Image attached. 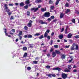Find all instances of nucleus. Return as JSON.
Returning <instances> with one entry per match:
<instances>
[{
    "mask_svg": "<svg viewBox=\"0 0 79 79\" xmlns=\"http://www.w3.org/2000/svg\"><path fill=\"white\" fill-rule=\"evenodd\" d=\"M79 49V46L77 45L76 44V43H74L72 45V46L71 47L70 49L71 50H77Z\"/></svg>",
    "mask_w": 79,
    "mask_h": 79,
    "instance_id": "nucleus-1",
    "label": "nucleus"
},
{
    "mask_svg": "<svg viewBox=\"0 0 79 79\" xmlns=\"http://www.w3.org/2000/svg\"><path fill=\"white\" fill-rule=\"evenodd\" d=\"M8 6V5L6 4H5L4 6L5 7V9L6 10V12L7 13H8V14L9 15V16H10L11 14H12V13L11 12H10V10L9 9H8V7L7 6Z\"/></svg>",
    "mask_w": 79,
    "mask_h": 79,
    "instance_id": "nucleus-2",
    "label": "nucleus"
},
{
    "mask_svg": "<svg viewBox=\"0 0 79 79\" xmlns=\"http://www.w3.org/2000/svg\"><path fill=\"white\" fill-rule=\"evenodd\" d=\"M50 13L49 12H45L44 14V15L42 16V17L44 18V17H45L46 18H48L50 17Z\"/></svg>",
    "mask_w": 79,
    "mask_h": 79,
    "instance_id": "nucleus-3",
    "label": "nucleus"
},
{
    "mask_svg": "<svg viewBox=\"0 0 79 79\" xmlns=\"http://www.w3.org/2000/svg\"><path fill=\"white\" fill-rule=\"evenodd\" d=\"M31 11H33L34 13H35L36 11H38L39 10V8L38 7H33L31 8Z\"/></svg>",
    "mask_w": 79,
    "mask_h": 79,
    "instance_id": "nucleus-4",
    "label": "nucleus"
},
{
    "mask_svg": "<svg viewBox=\"0 0 79 79\" xmlns=\"http://www.w3.org/2000/svg\"><path fill=\"white\" fill-rule=\"evenodd\" d=\"M38 22L39 23H40L41 24H45L47 25L48 24V23L44 22L42 20H39Z\"/></svg>",
    "mask_w": 79,
    "mask_h": 79,
    "instance_id": "nucleus-5",
    "label": "nucleus"
},
{
    "mask_svg": "<svg viewBox=\"0 0 79 79\" xmlns=\"http://www.w3.org/2000/svg\"><path fill=\"white\" fill-rule=\"evenodd\" d=\"M61 76L63 79H66V78H67V77H68L67 74L64 73L62 74Z\"/></svg>",
    "mask_w": 79,
    "mask_h": 79,
    "instance_id": "nucleus-6",
    "label": "nucleus"
},
{
    "mask_svg": "<svg viewBox=\"0 0 79 79\" xmlns=\"http://www.w3.org/2000/svg\"><path fill=\"white\" fill-rule=\"evenodd\" d=\"M53 70H54V71H55V70H58V71H60V70H61V69L58 67H57V68H53L52 69Z\"/></svg>",
    "mask_w": 79,
    "mask_h": 79,
    "instance_id": "nucleus-7",
    "label": "nucleus"
},
{
    "mask_svg": "<svg viewBox=\"0 0 79 79\" xmlns=\"http://www.w3.org/2000/svg\"><path fill=\"white\" fill-rule=\"evenodd\" d=\"M64 15V14L63 12L61 13L60 15V19H61V18H63Z\"/></svg>",
    "mask_w": 79,
    "mask_h": 79,
    "instance_id": "nucleus-8",
    "label": "nucleus"
},
{
    "mask_svg": "<svg viewBox=\"0 0 79 79\" xmlns=\"http://www.w3.org/2000/svg\"><path fill=\"white\" fill-rule=\"evenodd\" d=\"M30 3V1L29 0H27L25 2L26 5H29Z\"/></svg>",
    "mask_w": 79,
    "mask_h": 79,
    "instance_id": "nucleus-9",
    "label": "nucleus"
},
{
    "mask_svg": "<svg viewBox=\"0 0 79 79\" xmlns=\"http://www.w3.org/2000/svg\"><path fill=\"white\" fill-rule=\"evenodd\" d=\"M35 3H40V2H42V0H35Z\"/></svg>",
    "mask_w": 79,
    "mask_h": 79,
    "instance_id": "nucleus-10",
    "label": "nucleus"
},
{
    "mask_svg": "<svg viewBox=\"0 0 79 79\" xmlns=\"http://www.w3.org/2000/svg\"><path fill=\"white\" fill-rule=\"evenodd\" d=\"M71 37H72V34L71 33H69L67 37L69 38H71Z\"/></svg>",
    "mask_w": 79,
    "mask_h": 79,
    "instance_id": "nucleus-11",
    "label": "nucleus"
},
{
    "mask_svg": "<svg viewBox=\"0 0 79 79\" xmlns=\"http://www.w3.org/2000/svg\"><path fill=\"white\" fill-rule=\"evenodd\" d=\"M61 1V0H57L56 1L55 3V5L56 6L58 5V3H59V2Z\"/></svg>",
    "mask_w": 79,
    "mask_h": 79,
    "instance_id": "nucleus-12",
    "label": "nucleus"
},
{
    "mask_svg": "<svg viewBox=\"0 0 79 79\" xmlns=\"http://www.w3.org/2000/svg\"><path fill=\"white\" fill-rule=\"evenodd\" d=\"M60 39H62L63 38V35L61 34L59 36Z\"/></svg>",
    "mask_w": 79,
    "mask_h": 79,
    "instance_id": "nucleus-13",
    "label": "nucleus"
},
{
    "mask_svg": "<svg viewBox=\"0 0 79 79\" xmlns=\"http://www.w3.org/2000/svg\"><path fill=\"white\" fill-rule=\"evenodd\" d=\"M62 59H65L66 58V55H65L64 54H62L61 56Z\"/></svg>",
    "mask_w": 79,
    "mask_h": 79,
    "instance_id": "nucleus-14",
    "label": "nucleus"
},
{
    "mask_svg": "<svg viewBox=\"0 0 79 79\" xmlns=\"http://www.w3.org/2000/svg\"><path fill=\"white\" fill-rule=\"evenodd\" d=\"M52 56L54 57L56 55V53H55V52H53L52 53Z\"/></svg>",
    "mask_w": 79,
    "mask_h": 79,
    "instance_id": "nucleus-15",
    "label": "nucleus"
},
{
    "mask_svg": "<svg viewBox=\"0 0 79 79\" xmlns=\"http://www.w3.org/2000/svg\"><path fill=\"white\" fill-rule=\"evenodd\" d=\"M20 6H24V2H22L20 3Z\"/></svg>",
    "mask_w": 79,
    "mask_h": 79,
    "instance_id": "nucleus-16",
    "label": "nucleus"
},
{
    "mask_svg": "<svg viewBox=\"0 0 79 79\" xmlns=\"http://www.w3.org/2000/svg\"><path fill=\"white\" fill-rule=\"evenodd\" d=\"M55 52L56 53V54H59L61 53V52H60L59 51H58L57 50H55Z\"/></svg>",
    "mask_w": 79,
    "mask_h": 79,
    "instance_id": "nucleus-17",
    "label": "nucleus"
},
{
    "mask_svg": "<svg viewBox=\"0 0 79 79\" xmlns=\"http://www.w3.org/2000/svg\"><path fill=\"white\" fill-rule=\"evenodd\" d=\"M72 68V67H71V65H68V69H69V70H71Z\"/></svg>",
    "mask_w": 79,
    "mask_h": 79,
    "instance_id": "nucleus-18",
    "label": "nucleus"
},
{
    "mask_svg": "<svg viewBox=\"0 0 79 79\" xmlns=\"http://www.w3.org/2000/svg\"><path fill=\"white\" fill-rule=\"evenodd\" d=\"M27 53L25 52L23 55V57L24 58H26V57H27Z\"/></svg>",
    "mask_w": 79,
    "mask_h": 79,
    "instance_id": "nucleus-19",
    "label": "nucleus"
},
{
    "mask_svg": "<svg viewBox=\"0 0 79 79\" xmlns=\"http://www.w3.org/2000/svg\"><path fill=\"white\" fill-rule=\"evenodd\" d=\"M27 26L29 27H31L32 26V24L28 23L27 24Z\"/></svg>",
    "mask_w": 79,
    "mask_h": 79,
    "instance_id": "nucleus-20",
    "label": "nucleus"
},
{
    "mask_svg": "<svg viewBox=\"0 0 79 79\" xmlns=\"http://www.w3.org/2000/svg\"><path fill=\"white\" fill-rule=\"evenodd\" d=\"M64 72H70V70L68 69H66L64 70Z\"/></svg>",
    "mask_w": 79,
    "mask_h": 79,
    "instance_id": "nucleus-21",
    "label": "nucleus"
},
{
    "mask_svg": "<svg viewBox=\"0 0 79 79\" xmlns=\"http://www.w3.org/2000/svg\"><path fill=\"white\" fill-rule=\"evenodd\" d=\"M48 33L46 32L44 33V37H47L48 35Z\"/></svg>",
    "mask_w": 79,
    "mask_h": 79,
    "instance_id": "nucleus-22",
    "label": "nucleus"
},
{
    "mask_svg": "<svg viewBox=\"0 0 79 79\" xmlns=\"http://www.w3.org/2000/svg\"><path fill=\"white\" fill-rule=\"evenodd\" d=\"M70 12V10L69 9H67L65 12V13L67 14L68 13H69Z\"/></svg>",
    "mask_w": 79,
    "mask_h": 79,
    "instance_id": "nucleus-23",
    "label": "nucleus"
},
{
    "mask_svg": "<svg viewBox=\"0 0 79 79\" xmlns=\"http://www.w3.org/2000/svg\"><path fill=\"white\" fill-rule=\"evenodd\" d=\"M27 50V48L26 47H23V50L24 51H26Z\"/></svg>",
    "mask_w": 79,
    "mask_h": 79,
    "instance_id": "nucleus-24",
    "label": "nucleus"
},
{
    "mask_svg": "<svg viewBox=\"0 0 79 79\" xmlns=\"http://www.w3.org/2000/svg\"><path fill=\"white\" fill-rule=\"evenodd\" d=\"M30 14H31V12L29 11H27V16H30Z\"/></svg>",
    "mask_w": 79,
    "mask_h": 79,
    "instance_id": "nucleus-25",
    "label": "nucleus"
},
{
    "mask_svg": "<svg viewBox=\"0 0 79 79\" xmlns=\"http://www.w3.org/2000/svg\"><path fill=\"white\" fill-rule=\"evenodd\" d=\"M23 34V31H19V35H21Z\"/></svg>",
    "mask_w": 79,
    "mask_h": 79,
    "instance_id": "nucleus-26",
    "label": "nucleus"
},
{
    "mask_svg": "<svg viewBox=\"0 0 79 79\" xmlns=\"http://www.w3.org/2000/svg\"><path fill=\"white\" fill-rule=\"evenodd\" d=\"M24 29L25 30V31H27L28 29V27L26 26H25L24 27Z\"/></svg>",
    "mask_w": 79,
    "mask_h": 79,
    "instance_id": "nucleus-27",
    "label": "nucleus"
},
{
    "mask_svg": "<svg viewBox=\"0 0 79 79\" xmlns=\"http://www.w3.org/2000/svg\"><path fill=\"white\" fill-rule=\"evenodd\" d=\"M72 23H76V21H75V19H73L72 20Z\"/></svg>",
    "mask_w": 79,
    "mask_h": 79,
    "instance_id": "nucleus-28",
    "label": "nucleus"
},
{
    "mask_svg": "<svg viewBox=\"0 0 79 79\" xmlns=\"http://www.w3.org/2000/svg\"><path fill=\"white\" fill-rule=\"evenodd\" d=\"M40 35V34H39L38 33H37L36 34H35L34 35H35V36H39V35Z\"/></svg>",
    "mask_w": 79,
    "mask_h": 79,
    "instance_id": "nucleus-29",
    "label": "nucleus"
},
{
    "mask_svg": "<svg viewBox=\"0 0 79 79\" xmlns=\"http://www.w3.org/2000/svg\"><path fill=\"white\" fill-rule=\"evenodd\" d=\"M32 35H28V38H32Z\"/></svg>",
    "mask_w": 79,
    "mask_h": 79,
    "instance_id": "nucleus-30",
    "label": "nucleus"
},
{
    "mask_svg": "<svg viewBox=\"0 0 79 79\" xmlns=\"http://www.w3.org/2000/svg\"><path fill=\"white\" fill-rule=\"evenodd\" d=\"M65 6L66 7H69V4H68V2H66V4L65 5Z\"/></svg>",
    "mask_w": 79,
    "mask_h": 79,
    "instance_id": "nucleus-31",
    "label": "nucleus"
},
{
    "mask_svg": "<svg viewBox=\"0 0 79 79\" xmlns=\"http://www.w3.org/2000/svg\"><path fill=\"white\" fill-rule=\"evenodd\" d=\"M43 38H44V35H41L39 37V39H43Z\"/></svg>",
    "mask_w": 79,
    "mask_h": 79,
    "instance_id": "nucleus-32",
    "label": "nucleus"
},
{
    "mask_svg": "<svg viewBox=\"0 0 79 79\" xmlns=\"http://www.w3.org/2000/svg\"><path fill=\"white\" fill-rule=\"evenodd\" d=\"M28 7H29L28 6V5H27L24 6V8L25 9H27V8H28Z\"/></svg>",
    "mask_w": 79,
    "mask_h": 79,
    "instance_id": "nucleus-33",
    "label": "nucleus"
},
{
    "mask_svg": "<svg viewBox=\"0 0 79 79\" xmlns=\"http://www.w3.org/2000/svg\"><path fill=\"white\" fill-rule=\"evenodd\" d=\"M49 4H52V3H53V1H52V0H50L49 1Z\"/></svg>",
    "mask_w": 79,
    "mask_h": 79,
    "instance_id": "nucleus-34",
    "label": "nucleus"
},
{
    "mask_svg": "<svg viewBox=\"0 0 79 79\" xmlns=\"http://www.w3.org/2000/svg\"><path fill=\"white\" fill-rule=\"evenodd\" d=\"M48 40H50V39L51 37L50 35H48L47 37Z\"/></svg>",
    "mask_w": 79,
    "mask_h": 79,
    "instance_id": "nucleus-35",
    "label": "nucleus"
},
{
    "mask_svg": "<svg viewBox=\"0 0 79 79\" xmlns=\"http://www.w3.org/2000/svg\"><path fill=\"white\" fill-rule=\"evenodd\" d=\"M47 76L48 77H52V74H49L47 75Z\"/></svg>",
    "mask_w": 79,
    "mask_h": 79,
    "instance_id": "nucleus-36",
    "label": "nucleus"
},
{
    "mask_svg": "<svg viewBox=\"0 0 79 79\" xmlns=\"http://www.w3.org/2000/svg\"><path fill=\"white\" fill-rule=\"evenodd\" d=\"M33 62L34 64H37V63H38V61H33Z\"/></svg>",
    "mask_w": 79,
    "mask_h": 79,
    "instance_id": "nucleus-37",
    "label": "nucleus"
},
{
    "mask_svg": "<svg viewBox=\"0 0 79 79\" xmlns=\"http://www.w3.org/2000/svg\"><path fill=\"white\" fill-rule=\"evenodd\" d=\"M75 39H79V35H77L76 36H75Z\"/></svg>",
    "mask_w": 79,
    "mask_h": 79,
    "instance_id": "nucleus-38",
    "label": "nucleus"
},
{
    "mask_svg": "<svg viewBox=\"0 0 79 79\" xmlns=\"http://www.w3.org/2000/svg\"><path fill=\"white\" fill-rule=\"evenodd\" d=\"M41 10L42 12H44V11H45V9L44 8H42L41 9Z\"/></svg>",
    "mask_w": 79,
    "mask_h": 79,
    "instance_id": "nucleus-39",
    "label": "nucleus"
},
{
    "mask_svg": "<svg viewBox=\"0 0 79 79\" xmlns=\"http://www.w3.org/2000/svg\"><path fill=\"white\" fill-rule=\"evenodd\" d=\"M67 29H68V27L66 28L65 29V34H67Z\"/></svg>",
    "mask_w": 79,
    "mask_h": 79,
    "instance_id": "nucleus-40",
    "label": "nucleus"
},
{
    "mask_svg": "<svg viewBox=\"0 0 79 79\" xmlns=\"http://www.w3.org/2000/svg\"><path fill=\"white\" fill-rule=\"evenodd\" d=\"M64 28H62L61 29V31H60L61 32H63L64 31Z\"/></svg>",
    "mask_w": 79,
    "mask_h": 79,
    "instance_id": "nucleus-41",
    "label": "nucleus"
},
{
    "mask_svg": "<svg viewBox=\"0 0 79 79\" xmlns=\"http://www.w3.org/2000/svg\"><path fill=\"white\" fill-rule=\"evenodd\" d=\"M54 47L55 48H58V47H59L57 45H54Z\"/></svg>",
    "mask_w": 79,
    "mask_h": 79,
    "instance_id": "nucleus-42",
    "label": "nucleus"
},
{
    "mask_svg": "<svg viewBox=\"0 0 79 79\" xmlns=\"http://www.w3.org/2000/svg\"><path fill=\"white\" fill-rule=\"evenodd\" d=\"M51 19H53L55 18V16H54L53 15H52V16H51L50 17Z\"/></svg>",
    "mask_w": 79,
    "mask_h": 79,
    "instance_id": "nucleus-43",
    "label": "nucleus"
},
{
    "mask_svg": "<svg viewBox=\"0 0 79 79\" xmlns=\"http://www.w3.org/2000/svg\"><path fill=\"white\" fill-rule=\"evenodd\" d=\"M46 68H48V69H50V66L49 65H47L46 66Z\"/></svg>",
    "mask_w": 79,
    "mask_h": 79,
    "instance_id": "nucleus-44",
    "label": "nucleus"
},
{
    "mask_svg": "<svg viewBox=\"0 0 79 79\" xmlns=\"http://www.w3.org/2000/svg\"><path fill=\"white\" fill-rule=\"evenodd\" d=\"M10 19L11 20H12V19H14V18H13V16H11L10 18Z\"/></svg>",
    "mask_w": 79,
    "mask_h": 79,
    "instance_id": "nucleus-45",
    "label": "nucleus"
},
{
    "mask_svg": "<svg viewBox=\"0 0 79 79\" xmlns=\"http://www.w3.org/2000/svg\"><path fill=\"white\" fill-rule=\"evenodd\" d=\"M27 70H31V67H27Z\"/></svg>",
    "mask_w": 79,
    "mask_h": 79,
    "instance_id": "nucleus-46",
    "label": "nucleus"
},
{
    "mask_svg": "<svg viewBox=\"0 0 79 79\" xmlns=\"http://www.w3.org/2000/svg\"><path fill=\"white\" fill-rule=\"evenodd\" d=\"M29 45H30V47H29V48H33V46H31L32 44H29Z\"/></svg>",
    "mask_w": 79,
    "mask_h": 79,
    "instance_id": "nucleus-47",
    "label": "nucleus"
},
{
    "mask_svg": "<svg viewBox=\"0 0 79 79\" xmlns=\"http://www.w3.org/2000/svg\"><path fill=\"white\" fill-rule=\"evenodd\" d=\"M54 8V6H52L50 7L51 10H53V9Z\"/></svg>",
    "mask_w": 79,
    "mask_h": 79,
    "instance_id": "nucleus-48",
    "label": "nucleus"
},
{
    "mask_svg": "<svg viewBox=\"0 0 79 79\" xmlns=\"http://www.w3.org/2000/svg\"><path fill=\"white\" fill-rule=\"evenodd\" d=\"M9 6H13V4H9Z\"/></svg>",
    "mask_w": 79,
    "mask_h": 79,
    "instance_id": "nucleus-49",
    "label": "nucleus"
},
{
    "mask_svg": "<svg viewBox=\"0 0 79 79\" xmlns=\"http://www.w3.org/2000/svg\"><path fill=\"white\" fill-rule=\"evenodd\" d=\"M46 32H47V33H49L50 32V30L48 29L47 30Z\"/></svg>",
    "mask_w": 79,
    "mask_h": 79,
    "instance_id": "nucleus-50",
    "label": "nucleus"
},
{
    "mask_svg": "<svg viewBox=\"0 0 79 79\" xmlns=\"http://www.w3.org/2000/svg\"><path fill=\"white\" fill-rule=\"evenodd\" d=\"M19 40H21V39H22V36H21L20 35H19Z\"/></svg>",
    "mask_w": 79,
    "mask_h": 79,
    "instance_id": "nucleus-51",
    "label": "nucleus"
},
{
    "mask_svg": "<svg viewBox=\"0 0 79 79\" xmlns=\"http://www.w3.org/2000/svg\"><path fill=\"white\" fill-rule=\"evenodd\" d=\"M32 21H31V20H30V21H29V23H30V24H31L32 23Z\"/></svg>",
    "mask_w": 79,
    "mask_h": 79,
    "instance_id": "nucleus-52",
    "label": "nucleus"
},
{
    "mask_svg": "<svg viewBox=\"0 0 79 79\" xmlns=\"http://www.w3.org/2000/svg\"><path fill=\"white\" fill-rule=\"evenodd\" d=\"M73 59L70 60H69V63H71V62L73 61Z\"/></svg>",
    "mask_w": 79,
    "mask_h": 79,
    "instance_id": "nucleus-53",
    "label": "nucleus"
},
{
    "mask_svg": "<svg viewBox=\"0 0 79 79\" xmlns=\"http://www.w3.org/2000/svg\"><path fill=\"white\" fill-rule=\"evenodd\" d=\"M40 58H39V57H37L36 58H35V60H39V59Z\"/></svg>",
    "mask_w": 79,
    "mask_h": 79,
    "instance_id": "nucleus-54",
    "label": "nucleus"
},
{
    "mask_svg": "<svg viewBox=\"0 0 79 79\" xmlns=\"http://www.w3.org/2000/svg\"><path fill=\"white\" fill-rule=\"evenodd\" d=\"M73 72H74V73H76V72H77V70H76V69L73 70Z\"/></svg>",
    "mask_w": 79,
    "mask_h": 79,
    "instance_id": "nucleus-55",
    "label": "nucleus"
},
{
    "mask_svg": "<svg viewBox=\"0 0 79 79\" xmlns=\"http://www.w3.org/2000/svg\"><path fill=\"white\" fill-rule=\"evenodd\" d=\"M56 21H57V19H55L52 21V22H56Z\"/></svg>",
    "mask_w": 79,
    "mask_h": 79,
    "instance_id": "nucleus-56",
    "label": "nucleus"
},
{
    "mask_svg": "<svg viewBox=\"0 0 79 79\" xmlns=\"http://www.w3.org/2000/svg\"><path fill=\"white\" fill-rule=\"evenodd\" d=\"M51 20H52L51 19V18H48V21H51Z\"/></svg>",
    "mask_w": 79,
    "mask_h": 79,
    "instance_id": "nucleus-57",
    "label": "nucleus"
},
{
    "mask_svg": "<svg viewBox=\"0 0 79 79\" xmlns=\"http://www.w3.org/2000/svg\"><path fill=\"white\" fill-rule=\"evenodd\" d=\"M12 32H13V33H15V29H13L12 30Z\"/></svg>",
    "mask_w": 79,
    "mask_h": 79,
    "instance_id": "nucleus-58",
    "label": "nucleus"
},
{
    "mask_svg": "<svg viewBox=\"0 0 79 79\" xmlns=\"http://www.w3.org/2000/svg\"><path fill=\"white\" fill-rule=\"evenodd\" d=\"M77 68V66H76L75 65H74L73 67V68Z\"/></svg>",
    "mask_w": 79,
    "mask_h": 79,
    "instance_id": "nucleus-59",
    "label": "nucleus"
},
{
    "mask_svg": "<svg viewBox=\"0 0 79 79\" xmlns=\"http://www.w3.org/2000/svg\"><path fill=\"white\" fill-rule=\"evenodd\" d=\"M53 49H52V48H51L50 50V52H53Z\"/></svg>",
    "mask_w": 79,
    "mask_h": 79,
    "instance_id": "nucleus-60",
    "label": "nucleus"
},
{
    "mask_svg": "<svg viewBox=\"0 0 79 79\" xmlns=\"http://www.w3.org/2000/svg\"><path fill=\"white\" fill-rule=\"evenodd\" d=\"M15 5L16 6H18L19 5V3H15Z\"/></svg>",
    "mask_w": 79,
    "mask_h": 79,
    "instance_id": "nucleus-61",
    "label": "nucleus"
},
{
    "mask_svg": "<svg viewBox=\"0 0 79 79\" xmlns=\"http://www.w3.org/2000/svg\"><path fill=\"white\" fill-rule=\"evenodd\" d=\"M69 45H68V46H65V48H69Z\"/></svg>",
    "mask_w": 79,
    "mask_h": 79,
    "instance_id": "nucleus-62",
    "label": "nucleus"
},
{
    "mask_svg": "<svg viewBox=\"0 0 79 79\" xmlns=\"http://www.w3.org/2000/svg\"><path fill=\"white\" fill-rule=\"evenodd\" d=\"M52 77H55L56 76V75H55V74H52Z\"/></svg>",
    "mask_w": 79,
    "mask_h": 79,
    "instance_id": "nucleus-63",
    "label": "nucleus"
},
{
    "mask_svg": "<svg viewBox=\"0 0 79 79\" xmlns=\"http://www.w3.org/2000/svg\"><path fill=\"white\" fill-rule=\"evenodd\" d=\"M24 38H27V37H27V35H25L24 36Z\"/></svg>",
    "mask_w": 79,
    "mask_h": 79,
    "instance_id": "nucleus-64",
    "label": "nucleus"
}]
</instances>
